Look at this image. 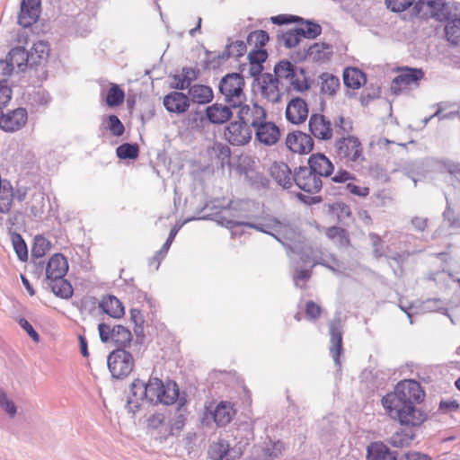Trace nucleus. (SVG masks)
Here are the masks:
<instances>
[{"mask_svg": "<svg viewBox=\"0 0 460 460\" xmlns=\"http://www.w3.org/2000/svg\"><path fill=\"white\" fill-rule=\"evenodd\" d=\"M425 392L419 382L412 379L400 381L394 391L381 399L387 416L408 428L420 427L427 420V412L420 406Z\"/></svg>", "mask_w": 460, "mask_h": 460, "instance_id": "nucleus-1", "label": "nucleus"}, {"mask_svg": "<svg viewBox=\"0 0 460 460\" xmlns=\"http://www.w3.org/2000/svg\"><path fill=\"white\" fill-rule=\"evenodd\" d=\"M130 394L128 403L136 402V408H138L139 402L172 405L179 397V386L174 381L164 382L155 376H150L147 382L136 378L130 385Z\"/></svg>", "mask_w": 460, "mask_h": 460, "instance_id": "nucleus-2", "label": "nucleus"}, {"mask_svg": "<svg viewBox=\"0 0 460 460\" xmlns=\"http://www.w3.org/2000/svg\"><path fill=\"white\" fill-rule=\"evenodd\" d=\"M244 87V78L238 73L227 74L219 83V92L232 108L240 106L246 101Z\"/></svg>", "mask_w": 460, "mask_h": 460, "instance_id": "nucleus-3", "label": "nucleus"}, {"mask_svg": "<svg viewBox=\"0 0 460 460\" xmlns=\"http://www.w3.org/2000/svg\"><path fill=\"white\" fill-rule=\"evenodd\" d=\"M335 148L337 156L346 164H360L365 161L362 143L355 136L339 138L335 142Z\"/></svg>", "mask_w": 460, "mask_h": 460, "instance_id": "nucleus-4", "label": "nucleus"}, {"mask_svg": "<svg viewBox=\"0 0 460 460\" xmlns=\"http://www.w3.org/2000/svg\"><path fill=\"white\" fill-rule=\"evenodd\" d=\"M398 75L391 83L390 91L394 95H399L403 92L417 88L424 78V72L420 68L408 66L400 67Z\"/></svg>", "mask_w": 460, "mask_h": 460, "instance_id": "nucleus-5", "label": "nucleus"}, {"mask_svg": "<svg viewBox=\"0 0 460 460\" xmlns=\"http://www.w3.org/2000/svg\"><path fill=\"white\" fill-rule=\"evenodd\" d=\"M107 361L112 377L117 379L127 377L133 371L135 366L132 355L123 349L111 351Z\"/></svg>", "mask_w": 460, "mask_h": 460, "instance_id": "nucleus-6", "label": "nucleus"}, {"mask_svg": "<svg viewBox=\"0 0 460 460\" xmlns=\"http://www.w3.org/2000/svg\"><path fill=\"white\" fill-rule=\"evenodd\" d=\"M98 330L102 342H111L118 349H124L132 341L131 332L122 325H115L111 328L106 323H100Z\"/></svg>", "mask_w": 460, "mask_h": 460, "instance_id": "nucleus-7", "label": "nucleus"}, {"mask_svg": "<svg viewBox=\"0 0 460 460\" xmlns=\"http://www.w3.org/2000/svg\"><path fill=\"white\" fill-rule=\"evenodd\" d=\"M294 181L301 190L310 194L318 193L323 187L320 176L306 166H301L295 172Z\"/></svg>", "mask_w": 460, "mask_h": 460, "instance_id": "nucleus-8", "label": "nucleus"}, {"mask_svg": "<svg viewBox=\"0 0 460 460\" xmlns=\"http://www.w3.org/2000/svg\"><path fill=\"white\" fill-rule=\"evenodd\" d=\"M224 137L233 146H243L251 141L252 130L250 126L238 119L230 122L225 128Z\"/></svg>", "mask_w": 460, "mask_h": 460, "instance_id": "nucleus-9", "label": "nucleus"}, {"mask_svg": "<svg viewBox=\"0 0 460 460\" xmlns=\"http://www.w3.org/2000/svg\"><path fill=\"white\" fill-rule=\"evenodd\" d=\"M285 145L294 154L307 155L314 149V142L309 134L295 130L288 133Z\"/></svg>", "mask_w": 460, "mask_h": 460, "instance_id": "nucleus-10", "label": "nucleus"}, {"mask_svg": "<svg viewBox=\"0 0 460 460\" xmlns=\"http://www.w3.org/2000/svg\"><path fill=\"white\" fill-rule=\"evenodd\" d=\"M29 199L28 204L33 217H40L45 210V194L40 187L33 185L23 191L17 190V199L20 201Z\"/></svg>", "mask_w": 460, "mask_h": 460, "instance_id": "nucleus-11", "label": "nucleus"}, {"mask_svg": "<svg viewBox=\"0 0 460 460\" xmlns=\"http://www.w3.org/2000/svg\"><path fill=\"white\" fill-rule=\"evenodd\" d=\"M236 108H239L237 118L253 128H255L261 121H264V119H267V112L265 109L257 103L249 105L244 104L243 102Z\"/></svg>", "mask_w": 460, "mask_h": 460, "instance_id": "nucleus-12", "label": "nucleus"}, {"mask_svg": "<svg viewBox=\"0 0 460 460\" xmlns=\"http://www.w3.org/2000/svg\"><path fill=\"white\" fill-rule=\"evenodd\" d=\"M27 120V111L24 108H17L6 114H1L0 128L6 132H14L23 128Z\"/></svg>", "mask_w": 460, "mask_h": 460, "instance_id": "nucleus-13", "label": "nucleus"}, {"mask_svg": "<svg viewBox=\"0 0 460 460\" xmlns=\"http://www.w3.org/2000/svg\"><path fill=\"white\" fill-rule=\"evenodd\" d=\"M308 127L310 133L317 139L330 140L333 136L331 121L323 114H312Z\"/></svg>", "mask_w": 460, "mask_h": 460, "instance_id": "nucleus-14", "label": "nucleus"}, {"mask_svg": "<svg viewBox=\"0 0 460 460\" xmlns=\"http://www.w3.org/2000/svg\"><path fill=\"white\" fill-rule=\"evenodd\" d=\"M416 7L423 15H429L439 21L447 19L450 14L449 7L444 0H420Z\"/></svg>", "mask_w": 460, "mask_h": 460, "instance_id": "nucleus-15", "label": "nucleus"}, {"mask_svg": "<svg viewBox=\"0 0 460 460\" xmlns=\"http://www.w3.org/2000/svg\"><path fill=\"white\" fill-rule=\"evenodd\" d=\"M308 112L306 102L300 97H295L288 102L285 115L289 122L299 125L306 120Z\"/></svg>", "mask_w": 460, "mask_h": 460, "instance_id": "nucleus-16", "label": "nucleus"}, {"mask_svg": "<svg viewBox=\"0 0 460 460\" xmlns=\"http://www.w3.org/2000/svg\"><path fill=\"white\" fill-rule=\"evenodd\" d=\"M254 129L256 139L265 146H273L280 138L279 128L267 119H264V121H261Z\"/></svg>", "mask_w": 460, "mask_h": 460, "instance_id": "nucleus-17", "label": "nucleus"}, {"mask_svg": "<svg viewBox=\"0 0 460 460\" xmlns=\"http://www.w3.org/2000/svg\"><path fill=\"white\" fill-rule=\"evenodd\" d=\"M40 0H22L18 22L22 27H30L40 17Z\"/></svg>", "mask_w": 460, "mask_h": 460, "instance_id": "nucleus-18", "label": "nucleus"}, {"mask_svg": "<svg viewBox=\"0 0 460 460\" xmlns=\"http://www.w3.org/2000/svg\"><path fill=\"white\" fill-rule=\"evenodd\" d=\"M68 270V262L66 258L61 253L53 254L46 266V279L52 280L55 279L65 278Z\"/></svg>", "mask_w": 460, "mask_h": 460, "instance_id": "nucleus-19", "label": "nucleus"}, {"mask_svg": "<svg viewBox=\"0 0 460 460\" xmlns=\"http://www.w3.org/2000/svg\"><path fill=\"white\" fill-rule=\"evenodd\" d=\"M307 168L317 173L320 178L331 176L334 170L331 160L321 153H315L310 155Z\"/></svg>", "mask_w": 460, "mask_h": 460, "instance_id": "nucleus-20", "label": "nucleus"}, {"mask_svg": "<svg viewBox=\"0 0 460 460\" xmlns=\"http://www.w3.org/2000/svg\"><path fill=\"white\" fill-rule=\"evenodd\" d=\"M164 106L169 112L184 113L190 107L189 97L180 92H172L164 97Z\"/></svg>", "mask_w": 460, "mask_h": 460, "instance_id": "nucleus-21", "label": "nucleus"}, {"mask_svg": "<svg viewBox=\"0 0 460 460\" xmlns=\"http://www.w3.org/2000/svg\"><path fill=\"white\" fill-rule=\"evenodd\" d=\"M333 54L332 46L325 42H316L305 51V58L314 63L328 62Z\"/></svg>", "mask_w": 460, "mask_h": 460, "instance_id": "nucleus-22", "label": "nucleus"}, {"mask_svg": "<svg viewBox=\"0 0 460 460\" xmlns=\"http://www.w3.org/2000/svg\"><path fill=\"white\" fill-rule=\"evenodd\" d=\"M317 84L321 95L328 98L334 97L341 88L339 77L328 72L318 76Z\"/></svg>", "mask_w": 460, "mask_h": 460, "instance_id": "nucleus-23", "label": "nucleus"}, {"mask_svg": "<svg viewBox=\"0 0 460 460\" xmlns=\"http://www.w3.org/2000/svg\"><path fill=\"white\" fill-rule=\"evenodd\" d=\"M331 347L330 352L335 363L341 364L340 358L342 354V332L340 321H333L330 323Z\"/></svg>", "mask_w": 460, "mask_h": 460, "instance_id": "nucleus-24", "label": "nucleus"}, {"mask_svg": "<svg viewBox=\"0 0 460 460\" xmlns=\"http://www.w3.org/2000/svg\"><path fill=\"white\" fill-rule=\"evenodd\" d=\"M270 176L283 188H290L294 175L288 165L284 162H274L270 168Z\"/></svg>", "mask_w": 460, "mask_h": 460, "instance_id": "nucleus-25", "label": "nucleus"}, {"mask_svg": "<svg viewBox=\"0 0 460 460\" xmlns=\"http://www.w3.org/2000/svg\"><path fill=\"white\" fill-rule=\"evenodd\" d=\"M231 108L222 103H214L206 109V116L213 124H223L232 118Z\"/></svg>", "mask_w": 460, "mask_h": 460, "instance_id": "nucleus-26", "label": "nucleus"}, {"mask_svg": "<svg viewBox=\"0 0 460 460\" xmlns=\"http://www.w3.org/2000/svg\"><path fill=\"white\" fill-rule=\"evenodd\" d=\"M279 83L278 78H274L271 75H267L263 77L261 93L270 102H279L282 96Z\"/></svg>", "mask_w": 460, "mask_h": 460, "instance_id": "nucleus-27", "label": "nucleus"}, {"mask_svg": "<svg viewBox=\"0 0 460 460\" xmlns=\"http://www.w3.org/2000/svg\"><path fill=\"white\" fill-rule=\"evenodd\" d=\"M12 67L22 71L28 65L31 66V55L24 47H16L10 50L8 54V60H6Z\"/></svg>", "mask_w": 460, "mask_h": 460, "instance_id": "nucleus-28", "label": "nucleus"}, {"mask_svg": "<svg viewBox=\"0 0 460 460\" xmlns=\"http://www.w3.org/2000/svg\"><path fill=\"white\" fill-rule=\"evenodd\" d=\"M343 82L348 88L359 89L367 83L366 74L357 67H347L343 71Z\"/></svg>", "mask_w": 460, "mask_h": 460, "instance_id": "nucleus-29", "label": "nucleus"}, {"mask_svg": "<svg viewBox=\"0 0 460 460\" xmlns=\"http://www.w3.org/2000/svg\"><path fill=\"white\" fill-rule=\"evenodd\" d=\"M100 307L105 314L113 318H120L125 314L122 303L116 296L111 295L102 297Z\"/></svg>", "mask_w": 460, "mask_h": 460, "instance_id": "nucleus-30", "label": "nucleus"}, {"mask_svg": "<svg viewBox=\"0 0 460 460\" xmlns=\"http://www.w3.org/2000/svg\"><path fill=\"white\" fill-rule=\"evenodd\" d=\"M234 415L235 410L229 402H220L213 412L214 420L218 426H226L232 420Z\"/></svg>", "mask_w": 460, "mask_h": 460, "instance_id": "nucleus-31", "label": "nucleus"}, {"mask_svg": "<svg viewBox=\"0 0 460 460\" xmlns=\"http://www.w3.org/2000/svg\"><path fill=\"white\" fill-rule=\"evenodd\" d=\"M368 460H397L396 456L382 442H373L367 447Z\"/></svg>", "mask_w": 460, "mask_h": 460, "instance_id": "nucleus-32", "label": "nucleus"}, {"mask_svg": "<svg viewBox=\"0 0 460 460\" xmlns=\"http://www.w3.org/2000/svg\"><path fill=\"white\" fill-rule=\"evenodd\" d=\"M328 213L341 224H344L346 220L351 219L353 217L349 205L343 201H335L329 204Z\"/></svg>", "mask_w": 460, "mask_h": 460, "instance_id": "nucleus-33", "label": "nucleus"}, {"mask_svg": "<svg viewBox=\"0 0 460 460\" xmlns=\"http://www.w3.org/2000/svg\"><path fill=\"white\" fill-rule=\"evenodd\" d=\"M52 292L61 298H69L73 295V288L65 278L48 280Z\"/></svg>", "mask_w": 460, "mask_h": 460, "instance_id": "nucleus-34", "label": "nucleus"}, {"mask_svg": "<svg viewBox=\"0 0 460 460\" xmlns=\"http://www.w3.org/2000/svg\"><path fill=\"white\" fill-rule=\"evenodd\" d=\"M288 82L294 90L300 93L305 92L310 88L309 79L302 68H296Z\"/></svg>", "mask_w": 460, "mask_h": 460, "instance_id": "nucleus-35", "label": "nucleus"}, {"mask_svg": "<svg viewBox=\"0 0 460 460\" xmlns=\"http://www.w3.org/2000/svg\"><path fill=\"white\" fill-rule=\"evenodd\" d=\"M189 93L192 101L198 103L209 102L213 98V93L210 87L202 84H195L191 86Z\"/></svg>", "mask_w": 460, "mask_h": 460, "instance_id": "nucleus-36", "label": "nucleus"}, {"mask_svg": "<svg viewBox=\"0 0 460 460\" xmlns=\"http://www.w3.org/2000/svg\"><path fill=\"white\" fill-rule=\"evenodd\" d=\"M49 46L43 41H38L33 44L31 50V66H36L46 60L49 57Z\"/></svg>", "mask_w": 460, "mask_h": 460, "instance_id": "nucleus-37", "label": "nucleus"}, {"mask_svg": "<svg viewBox=\"0 0 460 460\" xmlns=\"http://www.w3.org/2000/svg\"><path fill=\"white\" fill-rule=\"evenodd\" d=\"M268 53L264 49H254L248 54V60L251 64L252 70L261 73L263 69L262 63L266 61Z\"/></svg>", "mask_w": 460, "mask_h": 460, "instance_id": "nucleus-38", "label": "nucleus"}, {"mask_svg": "<svg viewBox=\"0 0 460 460\" xmlns=\"http://www.w3.org/2000/svg\"><path fill=\"white\" fill-rule=\"evenodd\" d=\"M13 203V191L12 186L7 182L0 190V213H9Z\"/></svg>", "mask_w": 460, "mask_h": 460, "instance_id": "nucleus-39", "label": "nucleus"}, {"mask_svg": "<svg viewBox=\"0 0 460 460\" xmlns=\"http://www.w3.org/2000/svg\"><path fill=\"white\" fill-rule=\"evenodd\" d=\"M326 236L333 241H337L341 246H349V237L348 232L339 226H331L328 227L325 231Z\"/></svg>", "mask_w": 460, "mask_h": 460, "instance_id": "nucleus-40", "label": "nucleus"}, {"mask_svg": "<svg viewBox=\"0 0 460 460\" xmlns=\"http://www.w3.org/2000/svg\"><path fill=\"white\" fill-rule=\"evenodd\" d=\"M447 40L453 45H460V18L454 19L445 26Z\"/></svg>", "mask_w": 460, "mask_h": 460, "instance_id": "nucleus-41", "label": "nucleus"}, {"mask_svg": "<svg viewBox=\"0 0 460 460\" xmlns=\"http://www.w3.org/2000/svg\"><path fill=\"white\" fill-rule=\"evenodd\" d=\"M124 99V91L118 84H111L106 95L107 105L110 107L119 106L123 103Z\"/></svg>", "mask_w": 460, "mask_h": 460, "instance_id": "nucleus-42", "label": "nucleus"}, {"mask_svg": "<svg viewBox=\"0 0 460 460\" xmlns=\"http://www.w3.org/2000/svg\"><path fill=\"white\" fill-rule=\"evenodd\" d=\"M51 249V243L42 235H37L34 238L31 253L36 258L43 257Z\"/></svg>", "mask_w": 460, "mask_h": 460, "instance_id": "nucleus-43", "label": "nucleus"}, {"mask_svg": "<svg viewBox=\"0 0 460 460\" xmlns=\"http://www.w3.org/2000/svg\"><path fill=\"white\" fill-rule=\"evenodd\" d=\"M296 68V67H295L294 65L290 61L281 60L275 66V68H274L275 77L274 78H278L279 82V80H282V79L288 81Z\"/></svg>", "mask_w": 460, "mask_h": 460, "instance_id": "nucleus-44", "label": "nucleus"}, {"mask_svg": "<svg viewBox=\"0 0 460 460\" xmlns=\"http://www.w3.org/2000/svg\"><path fill=\"white\" fill-rule=\"evenodd\" d=\"M413 438V433H410L406 430H399L391 436L389 443L395 447H403L409 446Z\"/></svg>", "mask_w": 460, "mask_h": 460, "instance_id": "nucleus-45", "label": "nucleus"}, {"mask_svg": "<svg viewBox=\"0 0 460 460\" xmlns=\"http://www.w3.org/2000/svg\"><path fill=\"white\" fill-rule=\"evenodd\" d=\"M116 154L120 159H137L139 155V148L137 144L125 143L117 148Z\"/></svg>", "mask_w": 460, "mask_h": 460, "instance_id": "nucleus-46", "label": "nucleus"}, {"mask_svg": "<svg viewBox=\"0 0 460 460\" xmlns=\"http://www.w3.org/2000/svg\"><path fill=\"white\" fill-rule=\"evenodd\" d=\"M296 29L302 37L307 39H314L322 32L321 26L312 22H303Z\"/></svg>", "mask_w": 460, "mask_h": 460, "instance_id": "nucleus-47", "label": "nucleus"}, {"mask_svg": "<svg viewBox=\"0 0 460 460\" xmlns=\"http://www.w3.org/2000/svg\"><path fill=\"white\" fill-rule=\"evenodd\" d=\"M359 180L356 178V181H351L346 184V191L358 198H367L370 193V188L367 185H359Z\"/></svg>", "mask_w": 460, "mask_h": 460, "instance_id": "nucleus-48", "label": "nucleus"}, {"mask_svg": "<svg viewBox=\"0 0 460 460\" xmlns=\"http://www.w3.org/2000/svg\"><path fill=\"white\" fill-rule=\"evenodd\" d=\"M248 41L254 45L255 49H263L270 40L269 34L263 30L252 31L248 36Z\"/></svg>", "mask_w": 460, "mask_h": 460, "instance_id": "nucleus-49", "label": "nucleus"}, {"mask_svg": "<svg viewBox=\"0 0 460 460\" xmlns=\"http://www.w3.org/2000/svg\"><path fill=\"white\" fill-rule=\"evenodd\" d=\"M13 249L22 261L28 260V249L24 240L18 234H14L12 238Z\"/></svg>", "mask_w": 460, "mask_h": 460, "instance_id": "nucleus-50", "label": "nucleus"}, {"mask_svg": "<svg viewBox=\"0 0 460 460\" xmlns=\"http://www.w3.org/2000/svg\"><path fill=\"white\" fill-rule=\"evenodd\" d=\"M228 453V445L219 441L214 443L209 449V457L211 460H223Z\"/></svg>", "mask_w": 460, "mask_h": 460, "instance_id": "nucleus-51", "label": "nucleus"}, {"mask_svg": "<svg viewBox=\"0 0 460 460\" xmlns=\"http://www.w3.org/2000/svg\"><path fill=\"white\" fill-rule=\"evenodd\" d=\"M108 120V128L112 133V135L115 137L122 136L125 131V128L119 119L116 115H110Z\"/></svg>", "mask_w": 460, "mask_h": 460, "instance_id": "nucleus-52", "label": "nucleus"}, {"mask_svg": "<svg viewBox=\"0 0 460 460\" xmlns=\"http://www.w3.org/2000/svg\"><path fill=\"white\" fill-rule=\"evenodd\" d=\"M301 37L302 36L296 28L295 30L288 31L283 35L284 44L287 48H295L299 44Z\"/></svg>", "mask_w": 460, "mask_h": 460, "instance_id": "nucleus-53", "label": "nucleus"}, {"mask_svg": "<svg viewBox=\"0 0 460 460\" xmlns=\"http://www.w3.org/2000/svg\"><path fill=\"white\" fill-rule=\"evenodd\" d=\"M212 149L222 164L229 161L231 151L227 146L224 144H216Z\"/></svg>", "mask_w": 460, "mask_h": 460, "instance_id": "nucleus-54", "label": "nucleus"}, {"mask_svg": "<svg viewBox=\"0 0 460 460\" xmlns=\"http://www.w3.org/2000/svg\"><path fill=\"white\" fill-rule=\"evenodd\" d=\"M414 0H385L386 5L393 12H402L410 7Z\"/></svg>", "mask_w": 460, "mask_h": 460, "instance_id": "nucleus-55", "label": "nucleus"}, {"mask_svg": "<svg viewBox=\"0 0 460 460\" xmlns=\"http://www.w3.org/2000/svg\"><path fill=\"white\" fill-rule=\"evenodd\" d=\"M305 310L306 316L313 321L319 319L322 314L321 306L314 301L306 302Z\"/></svg>", "mask_w": 460, "mask_h": 460, "instance_id": "nucleus-56", "label": "nucleus"}, {"mask_svg": "<svg viewBox=\"0 0 460 460\" xmlns=\"http://www.w3.org/2000/svg\"><path fill=\"white\" fill-rule=\"evenodd\" d=\"M332 180L336 183H348L351 181H356V176L346 170H340L332 178Z\"/></svg>", "mask_w": 460, "mask_h": 460, "instance_id": "nucleus-57", "label": "nucleus"}, {"mask_svg": "<svg viewBox=\"0 0 460 460\" xmlns=\"http://www.w3.org/2000/svg\"><path fill=\"white\" fill-rule=\"evenodd\" d=\"M12 99V89L4 84H0V109L6 106Z\"/></svg>", "mask_w": 460, "mask_h": 460, "instance_id": "nucleus-58", "label": "nucleus"}, {"mask_svg": "<svg viewBox=\"0 0 460 460\" xmlns=\"http://www.w3.org/2000/svg\"><path fill=\"white\" fill-rule=\"evenodd\" d=\"M0 405L11 416L16 413V407L13 402L10 401L4 393L0 394Z\"/></svg>", "mask_w": 460, "mask_h": 460, "instance_id": "nucleus-59", "label": "nucleus"}, {"mask_svg": "<svg viewBox=\"0 0 460 460\" xmlns=\"http://www.w3.org/2000/svg\"><path fill=\"white\" fill-rule=\"evenodd\" d=\"M19 324L34 341L38 342L40 341V336L38 332L34 330L32 325L26 319H20Z\"/></svg>", "mask_w": 460, "mask_h": 460, "instance_id": "nucleus-60", "label": "nucleus"}, {"mask_svg": "<svg viewBox=\"0 0 460 460\" xmlns=\"http://www.w3.org/2000/svg\"><path fill=\"white\" fill-rule=\"evenodd\" d=\"M12 74V67L5 60H0V84H6L8 77Z\"/></svg>", "mask_w": 460, "mask_h": 460, "instance_id": "nucleus-61", "label": "nucleus"}, {"mask_svg": "<svg viewBox=\"0 0 460 460\" xmlns=\"http://www.w3.org/2000/svg\"><path fill=\"white\" fill-rule=\"evenodd\" d=\"M271 22L275 24H287L295 22L300 20L297 16L279 14L270 18Z\"/></svg>", "mask_w": 460, "mask_h": 460, "instance_id": "nucleus-62", "label": "nucleus"}, {"mask_svg": "<svg viewBox=\"0 0 460 460\" xmlns=\"http://www.w3.org/2000/svg\"><path fill=\"white\" fill-rule=\"evenodd\" d=\"M190 84L188 79L183 78L182 75H177L173 77L172 88L177 90H184L189 88Z\"/></svg>", "mask_w": 460, "mask_h": 460, "instance_id": "nucleus-63", "label": "nucleus"}, {"mask_svg": "<svg viewBox=\"0 0 460 460\" xmlns=\"http://www.w3.org/2000/svg\"><path fill=\"white\" fill-rule=\"evenodd\" d=\"M459 408V404L455 400L441 401L439 409L445 411H456Z\"/></svg>", "mask_w": 460, "mask_h": 460, "instance_id": "nucleus-64", "label": "nucleus"}]
</instances>
